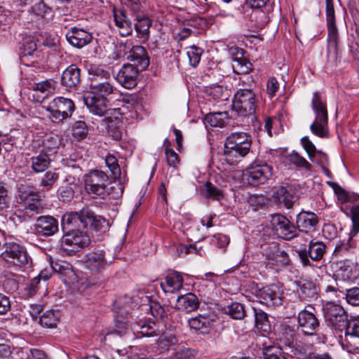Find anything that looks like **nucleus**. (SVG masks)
Listing matches in <instances>:
<instances>
[{"label":"nucleus","mask_w":359,"mask_h":359,"mask_svg":"<svg viewBox=\"0 0 359 359\" xmlns=\"http://www.w3.org/2000/svg\"><path fill=\"white\" fill-rule=\"evenodd\" d=\"M23 207L26 215L29 217H34V215L41 214L43 210V208L40 200L35 201V202H33V203L24 205Z\"/></svg>","instance_id":"nucleus-57"},{"label":"nucleus","mask_w":359,"mask_h":359,"mask_svg":"<svg viewBox=\"0 0 359 359\" xmlns=\"http://www.w3.org/2000/svg\"><path fill=\"white\" fill-rule=\"evenodd\" d=\"M188 323L191 329L199 331L202 334H206L210 330L211 320L208 316L200 314L190 318Z\"/></svg>","instance_id":"nucleus-33"},{"label":"nucleus","mask_w":359,"mask_h":359,"mask_svg":"<svg viewBox=\"0 0 359 359\" xmlns=\"http://www.w3.org/2000/svg\"><path fill=\"white\" fill-rule=\"evenodd\" d=\"M225 114L222 112L206 114L205 121L212 127H222L224 124Z\"/></svg>","instance_id":"nucleus-50"},{"label":"nucleus","mask_w":359,"mask_h":359,"mask_svg":"<svg viewBox=\"0 0 359 359\" xmlns=\"http://www.w3.org/2000/svg\"><path fill=\"white\" fill-rule=\"evenodd\" d=\"M326 20L327 26V62L336 65L339 60V32L335 22V13L332 0H326Z\"/></svg>","instance_id":"nucleus-4"},{"label":"nucleus","mask_w":359,"mask_h":359,"mask_svg":"<svg viewBox=\"0 0 359 359\" xmlns=\"http://www.w3.org/2000/svg\"><path fill=\"white\" fill-rule=\"evenodd\" d=\"M32 168L35 172H41L46 170L50 163V154L46 151H42L39 154L32 156Z\"/></svg>","instance_id":"nucleus-37"},{"label":"nucleus","mask_w":359,"mask_h":359,"mask_svg":"<svg viewBox=\"0 0 359 359\" xmlns=\"http://www.w3.org/2000/svg\"><path fill=\"white\" fill-rule=\"evenodd\" d=\"M12 197L6 184L0 182V215L6 216L11 208Z\"/></svg>","instance_id":"nucleus-36"},{"label":"nucleus","mask_w":359,"mask_h":359,"mask_svg":"<svg viewBox=\"0 0 359 359\" xmlns=\"http://www.w3.org/2000/svg\"><path fill=\"white\" fill-rule=\"evenodd\" d=\"M257 297L261 303L267 306H278L282 304V291L277 284H271L259 289Z\"/></svg>","instance_id":"nucleus-14"},{"label":"nucleus","mask_w":359,"mask_h":359,"mask_svg":"<svg viewBox=\"0 0 359 359\" xmlns=\"http://www.w3.org/2000/svg\"><path fill=\"white\" fill-rule=\"evenodd\" d=\"M266 259L269 264L275 266H285L290 263L287 254L280 250L276 246L271 248V250L266 254Z\"/></svg>","instance_id":"nucleus-32"},{"label":"nucleus","mask_w":359,"mask_h":359,"mask_svg":"<svg viewBox=\"0 0 359 359\" xmlns=\"http://www.w3.org/2000/svg\"><path fill=\"white\" fill-rule=\"evenodd\" d=\"M183 282L184 279L181 273L172 271L168 273L164 281L161 283V287L165 292L175 293L182 287Z\"/></svg>","instance_id":"nucleus-24"},{"label":"nucleus","mask_w":359,"mask_h":359,"mask_svg":"<svg viewBox=\"0 0 359 359\" xmlns=\"http://www.w3.org/2000/svg\"><path fill=\"white\" fill-rule=\"evenodd\" d=\"M64 182H65L66 184L62 185L59 188L58 192L60 198L63 201H70L74 196V189L76 187L74 177L69 176L65 179Z\"/></svg>","instance_id":"nucleus-38"},{"label":"nucleus","mask_w":359,"mask_h":359,"mask_svg":"<svg viewBox=\"0 0 359 359\" xmlns=\"http://www.w3.org/2000/svg\"><path fill=\"white\" fill-rule=\"evenodd\" d=\"M311 106L315 114V120L310 126L311 131L313 134L320 138L328 137L329 129L327 104L320 93H313Z\"/></svg>","instance_id":"nucleus-5"},{"label":"nucleus","mask_w":359,"mask_h":359,"mask_svg":"<svg viewBox=\"0 0 359 359\" xmlns=\"http://www.w3.org/2000/svg\"><path fill=\"white\" fill-rule=\"evenodd\" d=\"M133 301V298L128 295H124L117 298L114 303L113 309L117 313V317L122 318L123 320L130 313V311L136 306ZM117 323L120 322V327H125L126 323L122 320H116Z\"/></svg>","instance_id":"nucleus-19"},{"label":"nucleus","mask_w":359,"mask_h":359,"mask_svg":"<svg viewBox=\"0 0 359 359\" xmlns=\"http://www.w3.org/2000/svg\"><path fill=\"white\" fill-rule=\"evenodd\" d=\"M90 242L89 236L80 229L66 232L62 238V246L72 247V251H78L88 246Z\"/></svg>","instance_id":"nucleus-16"},{"label":"nucleus","mask_w":359,"mask_h":359,"mask_svg":"<svg viewBox=\"0 0 359 359\" xmlns=\"http://www.w3.org/2000/svg\"><path fill=\"white\" fill-rule=\"evenodd\" d=\"M226 313L233 319L241 320L245 316L244 306L238 302H233L227 308Z\"/></svg>","instance_id":"nucleus-46"},{"label":"nucleus","mask_w":359,"mask_h":359,"mask_svg":"<svg viewBox=\"0 0 359 359\" xmlns=\"http://www.w3.org/2000/svg\"><path fill=\"white\" fill-rule=\"evenodd\" d=\"M205 197L219 201L223 198V193L221 189L208 182L205 184Z\"/></svg>","instance_id":"nucleus-52"},{"label":"nucleus","mask_w":359,"mask_h":359,"mask_svg":"<svg viewBox=\"0 0 359 359\" xmlns=\"http://www.w3.org/2000/svg\"><path fill=\"white\" fill-rule=\"evenodd\" d=\"M58 320V312L54 311H47L40 317L39 323L43 327L52 328L57 325Z\"/></svg>","instance_id":"nucleus-44"},{"label":"nucleus","mask_w":359,"mask_h":359,"mask_svg":"<svg viewBox=\"0 0 359 359\" xmlns=\"http://www.w3.org/2000/svg\"><path fill=\"white\" fill-rule=\"evenodd\" d=\"M326 250V246L323 242L311 241L308 250H303L298 252V256L304 266H311L312 261H320L323 259Z\"/></svg>","instance_id":"nucleus-15"},{"label":"nucleus","mask_w":359,"mask_h":359,"mask_svg":"<svg viewBox=\"0 0 359 359\" xmlns=\"http://www.w3.org/2000/svg\"><path fill=\"white\" fill-rule=\"evenodd\" d=\"M297 329L304 335H316V332L319 328L320 323L313 312L306 309L302 310L297 315Z\"/></svg>","instance_id":"nucleus-12"},{"label":"nucleus","mask_w":359,"mask_h":359,"mask_svg":"<svg viewBox=\"0 0 359 359\" xmlns=\"http://www.w3.org/2000/svg\"><path fill=\"white\" fill-rule=\"evenodd\" d=\"M252 146L251 137L246 133H231L226 139L224 148L225 161L229 165L237 164L245 157Z\"/></svg>","instance_id":"nucleus-3"},{"label":"nucleus","mask_w":359,"mask_h":359,"mask_svg":"<svg viewBox=\"0 0 359 359\" xmlns=\"http://www.w3.org/2000/svg\"><path fill=\"white\" fill-rule=\"evenodd\" d=\"M73 135L76 137L82 138L86 136L88 133L87 126L83 121H77L73 126Z\"/></svg>","instance_id":"nucleus-62"},{"label":"nucleus","mask_w":359,"mask_h":359,"mask_svg":"<svg viewBox=\"0 0 359 359\" xmlns=\"http://www.w3.org/2000/svg\"><path fill=\"white\" fill-rule=\"evenodd\" d=\"M165 154L168 165L176 167L180 162L177 154L170 148H165Z\"/></svg>","instance_id":"nucleus-63"},{"label":"nucleus","mask_w":359,"mask_h":359,"mask_svg":"<svg viewBox=\"0 0 359 359\" xmlns=\"http://www.w3.org/2000/svg\"><path fill=\"white\" fill-rule=\"evenodd\" d=\"M90 77L89 92L84 102L91 113L99 116H104L107 111V97L114 93L116 88L111 82L110 74L103 69H88Z\"/></svg>","instance_id":"nucleus-1"},{"label":"nucleus","mask_w":359,"mask_h":359,"mask_svg":"<svg viewBox=\"0 0 359 359\" xmlns=\"http://www.w3.org/2000/svg\"><path fill=\"white\" fill-rule=\"evenodd\" d=\"M255 326L258 330L266 332L270 330V323L267 314L262 309L252 307Z\"/></svg>","instance_id":"nucleus-41"},{"label":"nucleus","mask_w":359,"mask_h":359,"mask_svg":"<svg viewBox=\"0 0 359 359\" xmlns=\"http://www.w3.org/2000/svg\"><path fill=\"white\" fill-rule=\"evenodd\" d=\"M58 179V174L54 171H48L42 177L40 182L41 187L50 190Z\"/></svg>","instance_id":"nucleus-49"},{"label":"nucleus","mask_w":359,"mask_h":359,"mask_svg":"<svg viewBox=\"0 0 359 359\" xmlns=\"http://www.w3.org/2000/svg\"><path fill=\"white\" fill-rule=\"evenodd\" d=\"M61 223L65 233L81 229L104 232L109 229L108 221L95 215L89 208H83L79 212L65 213Z\"/></svg>","instance_id":"nucleus-2"},{"label":"nucleus","mask_w":359,"mask_h":359,"mask_svg":"<svg viewBox=\"0 0 359 359\" xmlns=\"http://www.w3.org/2000/svg\"><path fill=\"white\" fill-rule=\"evenodd\" d=\"M135 20L134 28L137 37L141 40L142 43H146L150 37L152 21L148 16L140 14L136 15Z\"/></svg>","instance_id":"nucleus-23"},{"label":"nucleus","mask_w":359,"mask_h":359,"mask_svg":"<svg viewBox=\"0 0 359 359\" xmlns=\"http://www.w3.org/2000/svg\"><path fill=\"white\" fill-rule=\"evenodd\" d=\"M232 55H240L236 57L232 61V69L236 74H247L252 70V64L243 57L244 50L238 47L231 48Z\"/></svg>","instance_id":"nucleus-22"},{"label":"nucleus","mask_w":359,"mask_h":359,"mask_svg":"<svg viewBox=\"0 0 359 359\" xmlns=\"http://www.w3.org/2000/svg\"><path fill=\"white\" fill-rule=\"evenodd\" d=\"M319 219L316 214L313 212L302 210L296 217V226L299 231L309 233L316 230Z\"/></svg>","instance_id":"nucleus-20"},{"label":"nucleus","mask_w":359,"mask_h":359,"mask_svg":"<svg viewBox=\"0 0 359 359\" xmlns=\"http://www.w3.org/2000/svg\"><path fill=\"white\" fill-rule=\"evenodd\" d=\"M128 57L130 61L134 62V66L138 67L141 70L147 69L149 65V57L146 49L142 46H134L130 50Z\"/></svg>","instance_id":"nucleus-25"},{"label":"nucleus","mask_w":359,"mask_h":359,"mask_svg":"<svg viewBox=\"0 0 359 359\" xmlns=\"http://www.w3.org/2000/svg\"><path fill=\"white\" fill-rule=\"evenodd\" d=\"M60 140L56 136H47L43 141V151L56 153Z\"/></svg>","instance_id":"nucleus-53"},{"label":"nucleus","mask_w":359,"mask_h":359,"mask_svg":"<svg viewBox=\"0 0 359 359\" xmlns=\"http://www.w3.org/2000/svg\"><path fill=\"white\" fill-rule=\"evenodd\" d=\"M133 330L142 336L149 337L156 334V324L150 320H140L133 325Z\"/></svg>","instance_id":"nucleus-39"},{"label":"nucleus","mask_w":359,"mask_h":359,"mask_svg":"<svg viewBox=\"0 0 359 359\" xmlns=\"http://www.w3.org/2000/svg\"><path fill=\"white\" fill-rule=\"evenodd\" d=\"M37 50L36 39L32 36H27L23 39L20 48L22 56H32Z\"/></svg>","instance_id":"nucleus-45"},{"label":"nucleus","mask_w":359,"mask_h":359,"mask_svg":"<svg viewBox=\"0 0 359 359\" xmlns=\"http://www.w3.org/2000/svg\"><path fill=\"white\" fill-rule=\"evenodd\" d=\"M338 276L344 280H353L357 277V262L355 259H345L337 262Z\"/></svg>","instance_id":"nucleus-28"},{"label":"nucleus","mask_w":359,"mask_h":359,"mask_svg":"<svg viewBox=\"0 0 359 359\" xmlns=\"http://www.w3.org/2000/svg\"><path fill=\"white\" fill-rule=\"evenodd\" d=\"M33 230L39 236H53L58 231L57 220L50 215L40 216L36 218Z\"/></svg>","instance_id":"nucleus-18"},{"label":"nucleus","mask_w":359,"mask_h":359,"mask_svg":"<svg viewBox=\"0 0 359 359\" xmlns=\"http://www.w3.org/2000/svg\"><path fill=\"white\" fill-rule=\"evenodd\" d=\"M296 351L303 357L312 358L316 349L313 344H301L296 346Z\"/></svg>","instance_id":"nucleus-58"},{"label":"nucleus","mask_w":359,"mask_h":359,"mask_svg":"<svg viewBox=\"0 0 359 359\" xmlns=\"http://www.w3.org/2000/svg\"><path fill=\"white\" fill-rule=\"evenodd\" d=\"M139 69L132 64L123 65L116 74V81L125 88L132 89L137 84Z\"/></svg>","instance_id":"nucleus-17"},{"label":"nucleus","mask_w":359,"mask_h":359,"mask_svg":"<svg viewBox=\"0 0 359 359\" xmlns=\"http://www.w3.org/2000/svg\"><path fill=\"white\" fill-rule=\"evenodd\" d=\"M29 12L33 13L38 18H43L50 13V8L43 1H40L32 6Z\"/></svg>","instance_id":"nucleus-48"},{"label":"nucleus","mask_w":359,"mask_h":359,"mask_svg":"<svg viewBox=\"0 0 359 359\" xmlns=\"http://www.w3.org/2000/svg\"><path fill=\"white\" fill-rule=\"evenodd\" d=\"M264 359H286L281 348L276 346L268 347L264 352Z\"/></svg>","instance_id":"nucleus-55"},{"label":"nucleus","mask_w":359,"mask_h":359,"mask_svg":"<svg viewBox=\"0 0 359 359\" xmlns=\"http://www.w3.org/2000/svg\"><path fill=\"white\" fill-rule=\"evenodd\" d=\"M273 7L268 6L266 8L255 9L251 15L250 20L254 22L257 28L262 29L269 22V13L272 11Z\"/></svg>","instance_id":"nucleus-35"},{"label":"nucleus","mask_w":359,"mask_h":359,"mask_svg":"<svg viewBox=\"0 0 359 359\" xmlns=\"http://www.w3.org/2000/svg\"><path fill=\"white\" fill-rule=\"evenodd\" d=\"M353 252L354 247L352 246L348 242H340L337 244L333 252V256H334L335 257H342L348 256L349 255H353Z\"/></svg>","instance_id":"nucleus-47"},{"label":"nucleus","mask_w":359,"mask_h":359,"mask_svg":"<svg viewBox=\"0 0 359 359\" xmlns=\"http://www.w3.org/2000/svg\"><path fill=\"white\" fill-rule=\"evenodd\" d=\"M203 52V50L201 48L196 46H191L187 50V54L189 60V63L192 67H196L198 65Z\"/></svg>","instance_id":"nucleus-51"},{"label":"nucleus","mask_w":359,"mask_h":359,"mask_svg":"<svg viewBox=\"0 0 359 359\" xmlns=\"http://www.w3.org/2000/svg\"><path fill=\"white\" fill-rule=\"evenodd\" d=\"M81 81V70L76 65H71L62 72L61 85L67 88L76 87Z\"/></svg>","instance_id":"nucleus-27"},{"label":"nucleus","mask_w":359,"mask_h":359,"mask_svg":"<svg viewBox=\"0 0 359 359\" xmlns=\"http://www.w3.org/2000/svg\"><path fill=\"white\" fill-rule=\"evenodd\" d=\"M34 194L35 193L33 191L27 190L23 187L19 188L16 196L18 203L22 204L23 206L25 203H27L29 198H31Z\"/></svg>","instance_id":"nucleus-61"},{"label":"nucleus","mask_w":359,"mask_h":359,"mask_svg":"<svg viewBox=\"0 0 359 359\" xmlns=\"http://www.w3.org/2000/svg\"><path fill=\"white\" fill-rule=\"evenodd\" d=\"M57 82L53 79H46L45 81L34 83L33 85V91L37 94L41 93L46 94L43 99L46 97L48 94L53 93L56 88Z\"/></svg>","instance_id":"nucleus-43"},{"label":"nucleus","mask_w":359,"mask_h":359,"mask_svg":"<svg viewBox=\"0 0 359 359\" xmlns=\"http://www.w3.org/2000/svg\"><path fill=\"white\" fill-rule=\"evenodd\" d=\"M43 107L50 113V118L55 122H62L71 117L75 109L74 102L64 97H56L48 106Z\"/></svg>","instance_id":"nucleus-9"},{"label":"nucleus","mask_w":359,"mask_h":359,"mask_svg":"<svg viewBox=\"0 0 359 359\" xmlns=\"http://www.w3.org/2000/svg\"><path fill=\"white\" fill-rule=\"evenodd\" d=\"M323 310L325 320L336 328L340 329L346 325L348 316L342 306L327 302L323 306Z\"/></svg>","instance_id":"nucleus-13"},{"label":"nucleus","mask_w":359,"mask_h":359,"mask_svg":"<svg viewBox=\"0 0 359 359\" xmlns=\"http://www.w3.org/2000/svg\"><path fill=\"white\" fill-rule=\"evenodd\" d=\"M297 284L304 299L309 301L317 298L318 287L313 281L307 279H301L297 282Z\"/></svg>","instance_id":"nucleus-34"},{"label":"nucleus","mask_w":359,"mask_h":359,"mask_svg":"<svg viewBox=\"0 0 359 359\" xmlns=\"http://www.w3.org/2000/svg\"><path fill=\"white\" fill-rule=\"evenodd\" d=\"M4 248L1 257L6 264L18 268L31 266L32 258L24 245L11 242L6 243Z\"/></svg>","instance_id":"nucleus-6"},{"label":"nucleus","mask_w":359,"mask_h":359,"mask_svg":"<svg viewBox=\"0 0 359 359\" xmlns=\"http://www.w3.org/2000/svg\"><path fill=\"white\" fill-rule=\"evenodd\" d=\"M107 261L103 250H97L88 254L85 265L93 273H99L105 268Z\"/></svg>","instance_id":"nucleus-26"},{"label":"nucleus","mask_w":359,"mask_h":359,"mask_svg":"<svg viewBox=\"0 0 359 359\" xmlns=\"http://www.w3.org/2000/svg\"><path fill=\"white\" fill-rule=\"evenodd\" d=\"M273 168L267 163H252L245 171L243 176L248 184L257 187L272 179Z\"/></svg>","instance_id":"nucleus-8"},{"label":"nucleus","mask_w":359,"mask_h":359,"mask_svg":"<svg viewBox=\"0 0 359 359\" xmlns=\"http://www.w3.org/2000/svg\"><path fill=\"white\" fill-rule=\"evenodd\" d=\"M67 40L73 46L81 48L88 44L93 39L90 33L77 27H73L66 34Z\"/></svg>","instance_id":"nucleus-21"},{"label":"nucleus","mask_w":359,"mask_h":359,"mask_svg":"<svg viewBox=\"0 0 359 359\" xmlns=\"http://www.w3.org/2000/svg\"><path fill=\"white\" fill-rule=\"evenodd\" d=\"M53 270L65 278V282L74 281L76 278V275L72 266L64 261L57 260L51 262Z\"/></svg>","instance_id":"nucleus-31"},{"label":"nucleus","mask_w":359,"mask_h":359,"mask_svg":"<svg viewBox=\"0 0 359 359\" xmlns=\"http://www.w3.org/2000/svg\"><path fill=\"white\" fill-rule=\"evenodd\" d=\"M301 142L304 149L308 154L310 160L313 161L316 153L315 145L307 136L303 137L301 140Z\"/></svg>","instance_id":"nucleus-59"},{"label":"nucleus","mask_w":359,"mask_h":359,"mask_svg":"<svg viewBox=\"0 0 359 359\" xmlns=\"http://www.w3.org/2000/svg\"><path fill=\"white\" fill-rule=\"evenodd\" d=\"M105 163L115 177L121 175V169L118 161L114 155L109 154L105 158Z\"/></svg>","instance_id":"nucleus-54"},{"label":"nucleus","mask_w":359,"mask_h":359,"mask_svg":"<svg viewBox=\"0 0 359 359\" xmlns=\"http://www.w3.org/2000/svg\"><path fill=\"white\" fill-rule=\"evenodd\" d=\"M353 231L354 234L359 232V206L353 207L351 209Z\"/></svg>","instance_id":"nucleus-64"},{"label":"nucleus","mask_w":359,"mask_h":359,"mask_svg":"<svg viewBox=\"0 0 359 359\" xmlns=\"http://www.w3.org/2000/svg\"><path fill=\"white\" fill-rule=\"evenodd\" d=\"M346 327V336L351 337L359 338V318L346 322V325L344 326Z\"/></svg>","instance_id":"nucleus-56"},{"label":"nucleus","mask_w":359,"mask_h":359,"mask_svg":"<svg viewBox=\"0 0 359 359\" xmlns=\"http://www.w3.org/2000/svg\"><path fill=\"white\" fill-rule=\"evenodd\" d=\"M255 108V95L250 89H240L237 91L233 100V111L238 116H246L253 115Z\"/></svg>","instance_id":"nucleus-7"},{"label":"nucleus","mask_w":359,"mask_h":359,"mask_svg":"<svg viewBox=\"0 0 359 359\" xmlns=\"http://www.w3.org/2000/svg\"><path fill=\"white\" fill-rule=\"evenodd\" d=\"M114 22L118 32L121 36H128L133 33L132 22L123 11H114Z\"/></svg>","instance_id":"nucleus-30"},{"label":"nucleus","mask_w":359,"mask_h":359,"mask_svg":"<svg viewBox=\"0 0 359 359\" xmlns=\"http://www.w3.org/2000/svg\"><path fill=\"white\" fill-rule=\"evenodd\" d=\"M286 163L288 165H294L298 168H304L308 171H311L312 168L310 164L303 156L298 153L292 151L285 156Z\"/></svg>","instance_id":"nucleus-42"},{"label":"nucleus","mask_w":359,"mask_h":359,"mask_svg":"<svg viewBox=\"0 0 359 359\" xmlns=\"http://www.w3.org/2000/svg\"><path fill=\"white\" fill-rule=\"evenodd\" d=\"M273 197L280 203H283L285 208H290L294 202V196L285 187H280L273 193Z\"/></svg>","instance_id":"nucleus-40"},{"label":"nucleus","mask_w":359,"mask_h":359,"mask_svg":"<svg viewBox=\"0 0 359 359\" xmlns=\"http://www.w3.org/2000/svg\"><path fill=\"white\" fill-rule=\"evenodd\" d=\"M346 299L348 304L353 306H359V287L347 290Z\"/></svg>","instance_id":"nucleus-60"},{"label":"nucleus","mask_w":359,"mask_h":359,"mask_svg":"<svg viewBox=\"0 0 359 359\" xmlns=\"http://www.w3.org/2000/svg\"><path fill=\"white\" fill-rule=\"evenodd\" d=\"M199 304L200 302L196 295L189 292L178 297L175 309L186 313H189L197 309Z\"/></svg>","instance_id":"nucleus-29"},{"label":"nucleus","mask_w":359,"mask_h":359,"mask_svg":"<svg viewBox=\"0 0 359 359\" xmlns=\"http://www.w3.org/2000/svg\"><path fill=\"white\" fill-rule=\"evenodd\" d=\"M107 175L99 170H92L84 176V186L87 192L94 197L104 198L106 194Z\"/></svg>","instance_id":"nucleus-10"},{"label":"nucleus","mask_w":359,"mask_h":359,"mask_svg":"<svg viewBox=\"0 0 359 359\" xmlns=\"http://www.w3.org/2000/svg\"><path fill=\"white\" fill-rule=\"evenodd\" d=\"M271 225L273 232L278 238L290 241L299 236L298 227L282 214L271 215Z\"/></svg>","instance_id":"nucleus-11"}]
</instances>
